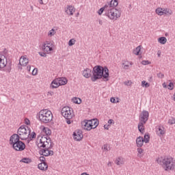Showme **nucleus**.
Wrapping results in <instances>:
<instances>
[{"mask_svg":"<svg viewBox=\"0 0 175 175\" xmlns=\"http://www.w3.org/2000/svg\"><path fill=\"white\" fill-rule=\"evenodd\" d=\"M157 163L162 165V167L165 172H170L175 169V160L170 156H165L157 159Z\"/></svg>","mask_w":175,"mask_h":175,"instance_id":"f257e3e1","label":"nucleus"},{"mask_svg":"<svg viewBox=\"0 0 175 175\" xmlns=\"http://www.w3.org/2000/svg\"><path fill=\"white\" fill-rule=\"evenodd\" d=\"M109 79V69L101 66H96L93 68V77L91 78L92 81L99 80V79Z\"/></svg>","mask_w":175,"mask_h":175,"instance_id":"f03ea898","label":"nucleus"},{"mask_svg":"<svg viewBox=\"0 0 175 175\" xmlns=\"http://www.w3.org/2000/svg\"><path fill=\"white\" fill-rule=\"evenodd\" d=\"M40 49L43 52H39L38 54L40 57H46L55 51V44L51 41H45L40 46Z\"/></svg>","mask_w":175,"mask_h":175,"instance_id":"7ed1b4c3","label":"nucleus"},{"mask_svg":"<svg viewBox=\"0 0 175 175\" xmlns=\"http://www.w3.org/2000/svg\"><path fill=\"white\" fill-rule=\"evenodd\" d=\"M38 120L42 124H50L53 121L54 116L53 112L49 109H42L39 111Z\"/></svg>","mask_w":175,"mask_h":175,"instance_id":"20e7f679","label":"nucleus"},{"mask_svg":"<svg viewBox=\"0 0 175 175\" xmlns=\"http://www.w3.org/2000/svg\"><path fill=\"white\" fill-rule=\"evenodd\" d=\"M36 144L39 148H51V139L40 135L37 137Z\"/></svg>","mask_w":175,"mask_h":175,"instance_id":"39448f33","label":"nucleus"},{"mask_svg":"<svg viewBox=\"0 0 175 175\" xmlns=\"http://www.w3.org/2000/svg\"><path fill=\"white\" fill-rule=\"evenodd\" d=\"M81 125L85 131H91V129H95L99 125V121L96 119L85 120L81 122Z\"/></svg>","mask_w":175,"mask_h":175,"instance_id":"423d86ee","label":"nucleus"},{"mask_svg":"<svg viewBox=\"0 0 175 175\" xmlns=\"http://www.w3.org/2000/svg\"><path fill=\"white\" fill-rule=\"evenodd\" d=\"M31 135V129L27 126H21L18 129V136L21 140H27Z\"/></svg>","mask_w":175,"mask_h":175,"instance_id":"0eeeda50","label":"nucleus"},{"mask_svg":"<svg viewBox=\"0 0 175 175\" xmlns=\"http://www.w3.org/2000/svg\"><path fill=\"white\" fill-rule=\"evenodd\" d=\"M106 16L111 21H117L121 17V12L117 8H109L106 12Z\"/></svg>","mask_w":175,"mask_h":175,"instance_id":"6e6552de","label":"nucleus"},{"mask_svg":"<svg viewBox=\"0 0 175 175\" xmlns=\"http://www.w3.org/2000/svg\"><path fill=\"white\" fill-rule=\"evenodd\" d=\"M62 116L64 117L66 120H72L75 117V113H73V109L68 106L64 107L62 109Z\"/></svg>","mask_w":175,"mask_h":175,"instance_id":"1a4fd4ad","label":"nucleus"},{"mask_svg":"<svg viewBox=\"0 0 175 175\" xmlns=\"http://www.w3.org/2000/svg\"><path fill=\"white\" fill-rule=\"evenodd\" d=\"M155 13L158 16H166L167 14H173V12L169 8H162L161 7L157 8L155 10Z\"/></svg>","mask_w":175,"mask_h":175,"instance_id":"9d476101","label":"nucleus"},{"mask_svg":"<svg viewBox=\"0 0 175 175\" xmlns=\"http://www.w3.org/2000/svg\"><path fill=\"white\" fill-rule=\"evenodd\" d=\"M8 65V58L2 53H0V70L5 69Z\"/></svg>","mask_w":175,"mask_h":175,"instance_id":"9b49d317","label":"nucleus"},{"mask_svg":"<svg viewBox=\"0 0 175 175\" xmlns=\"http://www.w3.org/2000/svg\"><path fill=\"white\" fill-rule=\"evenodd\" d=\"M72 137L75 142H81V140H83V131L81 130H76L73 134Z\"/></svg>","mask_w":175,"mask_h":175,"instance_id":"f8f14e48","label":"nucleus"},{"mask_svg":"<svg viewBox=\"0 0 175 175\" xmlns=\"http://www.w3.org/2000/svg\"><path fill=\"white\" fill-rule=\"evenodd\" d=\"M12 147L16 151H23V150H25V144L21 141H19L12 145Z\"/></svg>","mask_w":175,"mask_h":175,"instance_id":"ddd939ff","label":"nucleus"},{"mask_svg":"<svg viewBox=\"0 0 175 175\" xmlns=\"http://www.w3.org/2000/svg\"><path fill=\"white\" fill-rule=\"evenodd\" d=\"M149 113L147 111H143L139 115V122L146 124L148 121Z\"/></svg>","mask_w":175,"mask_h":175,"instance_id":"4468645a","label":"nucleus"},{"mask_svg":"<svg viewBox=\"0 0 175 175\" xmlns=\"http://www.w3.org/2000/svg\"><path fill=\"white\" fill-rule=\"evenodd\" d=\"M64 12L68 16H73L76 12V8L73 5H67L64 8Z\"/></svg>","mask_w":175,"mask_h":175,"instance_id":"2eb2a0df","label":"nucleus"},{"mask_svg":"<svg viewBox=\"0 0 175 175\" xmlns=\"http://www.w3.org/2000/svg\"><path fill=\"white\" fill-rule=\"evenodd\" d=\"M50 148H45L44 149H42L40 150V155H43V157H50V155H53L54 152L49 149Z\"/></svg>","mask_w":175,"mask_h":175,"instance_id":"dca6fc26","label":"nucleus"},{"mask_svg":"<svg viewBox=\"0 0 175 175\" xmlns=\"http://www.w3.org/2000/svg\"><path fill=\"white\" fill-rule=\"evenodd\" d=\"M18 142H20L18 134H14L10 138V144H11V146H14V144L18 143Z\"/></svg>","mask_w":175,"mask_h":175,"instance_id":"f3484780","label":"nucleus"},{"mask_svg":"<svg viewBox=\"0 0 175 175\" xmlns=\"http://www.w3.org/2000/svg\"><path fill=\"white\" fill-rule=\"evenodd\" d=\"M82 76L85 79H90L92 76V70L90 68H86L82 71Z\"/></svg>","mask_w":175,"mask_h":175,"instance_id":"a211bd4d","label":"nucleus"},{"mask_svg":"<svg viewBox=\"0 0 175 175\" xmlns=\"http://www.w3.org/2000/svg\"><path fill=\"white\" fill-rule=\"evenodd\" d=\"M29 62L27 55L21 56L19 59V64L21 66H27Z\"/></svg>","mask_w":175,"mask_h":175,"instance_id":"6ab92c4d","label":"nucleus"},{"mask_svg":"<svg viewBox=\"0 0 175 175\" xmlns=\"http://www.w3.org/2000/svg\"><path fill=\"white\" fill-rule=\"evenodd\" d=\"M156 132H157V135H158V136H163V135H165L166 133V131L165 130V127L162 126H159L157 127L156 129Z\"/></svg>","mask_w":175,"mask_h":175,"instance_id":"aec40b11","label":"nucleus"},{"mask_svg":"<svg viewBox=\"0 0 175 175\" xmlns=\"http://www.w3.org/2000/svg\"><path fill=\"white\" fill-rule=\"evenodd\" d=\"M40 129L44 135H46V136L51 135V129H50V128L44 126H41Z\"/></svg>","mask_w":175,"mask_h":175,"instance_id":"412c9836","label":"nucleus"},{"mask_svg":"<svg viewBox=\"0 0 175 175\" xmlns=\"http://www.w3.org/2000/svg\"><path fill=\"white\" fill-rule=\"evenodd\" d=\"M143 144H144V138L143 137H138L136 139V145L137 147H143Z\"/></svg>","mask_w":175,"mask_h":175,"instance_id":"4be33fe9","label":"nucleus"},{"mask_svg":"<svg viewBox=\"0 0 175 175\" xmlns=\"http://www.w3.org/2000/svg\"><path fill=\"white\" fill-rule=\"evenodd\" d=\"M142 49H143V46L142 45H139L133 51V54L135 55H142Z\"/></svg>","mask_w":175,"mask_h":175,"instance_id":"5701e85b","label":"nucleus"},{"mask_svg":"<svg viewBox=\"0 0 175 175\" xmlns=\"http://www.w3.org/2000/svg\"><path fill=\"white\" fill-rule=\"evenodd\" d=\"M38 169H40V170L46 172V170H47V169L49 168V165H47V163H46V162H42L38 164Z\"/></svg>","mask_w":175,"mask_h":175,"instance_id":"b1692460","label":"nucleus"},{"mask_svg":"<svg viewBox=\"0 0 175 175\" xmlns=\"http://www.w3.org/2000/svg\"><path fill=\"white\" fill-rule=\"evenodd\" d=\"M58 87H61L59 85V82L58 81V78L55 79L53 80V81L51 83V88H58Z\"/></svg>","mask_w":175,"mask_h":175,"instance_id":"393cba45","label":"nucleus"},{"mask_svg":"<svg viewBox=\"0 0 175 175\" xmlns=\"http://www.w3.org/2000/svg\"><path fill=\"white\" fill-rule=\"evenodd\" d=\"M125 161L124 160V158L122 157H117L115 159V163L118 166H121V165H124Z\"/></svg>","mask_w":175,"mask_h":175,"instance_id":"a878e982","label":"nucleus"},{"mask_svg":"<svg viewBox=\"0 0 175 175\" xmlns=\"http://www.w3.org/2000/svg\"><path fill=\"white\" fill-rule=\"evenodd\" d=\"M101 150L104 154H106L107 152H109L110 150H111V148L110 147V144H105L101 147Z\"/></svg>","mask_w":175,"mask_h":175,"instance_id":"bb28decb","label":"nucleus"},{"mask_svg":"<svg viewBox=\"0 0 175 175\" xmlns=\"http://www.w3.org/2000/svg\"><path fill=\"white\" fill-rule=\"evenodd\" d=\"M59 85H66L68 84V79L65 77L57 78Z\"/></svg>","mask_w":175,"mask_h":175,"instance_id":"cd10ccee","label":"nucleus"},{"mask_svg":"<svg viewBox=\"0 0 175 175\" xmlns=\"http://www.w3.org/2000/svg\"><path fill=\"white\" fill-rule=\"evenodd\" d=\"M118 6V1L111 0L109 3V9H116Z\"/></svg>","mask_w":175,"mask_h":175,"instance_id":"c85d7f7f","label":"nucleus"},{"mask_svg":"<svg viewBox=\"0 0 175 175\" xmlns=\"http://www.w3.org/2000/svg\"><path fill=\"white\" fill-rule=\"evenodd\" d=\"M144 125H146V123L143 122H139L138 124V130L141 133H144Z\"/></svg>","mask_w":175,"mask_h":175,"instance_id":"c756f323","label":"nucleus"},{"mask_svg":"<svg viewBox=\"0 0 175 175\" xmlns=\"http://www.w3.org/2000/svg\"><path fill=\"white\" fill-rule=\"evenodd\" d=\"M71 101L72 102V103H75V105H81L82 102L81 98L79 97H73L71 99Z\"/></svg>","mask_w":175,"mask_h":175,"instance_id":"7c9ffc66","label":"nucleus"},{"mask_svg":"<svg viewBox=\"0 0 175 175\" xmlns=\"http://www.w3.org/2000/svg\"><path fill=\"white\" fill-rule=\"evenodd\" d=\"M157 42L160 43V44H166V42H167V38L165 37H160L157 39Z\"/></svg>","mask_w":175,"mask_h":175,"instance_id":"2f4dec72","label":"nucleus"},{"mask_svg":"<svg viewBox=\"0 0 175 175\" xmlns=\"http://www.w3.org/2000/svg\"><path fill=\"white\" fill-rule=\"evenodd\" d=\"M129 65H131L132 66V65H133V62H125L124 63H122V66H123V69H129Z\"/></svg>","mask_w":175,"mask_h":175,"instance_id":"473e14b6","label":"nucleus"},{"mask_svg":"<svg viewBox=\"0 0 175 175\" xmlns=\"http://www.w3.org/2000/svg\"><path fill=\"white\" fill-rule=\"evenodd\" d=\"M57 33V31H55V29H51V30L49 31L47 36L49 38H52V36H54Z\"/></svg>","mask_w":175,"mask_h":175,"instance_id":"72a5a7b5","label":"nucleus"},{"mask_svg":"<svg viewBox=\"0 0 175 175\" xmlns=\"http://www.w3.org/2000/svg\"><path fill=\"white\" fill-rule=\"evenodd\" d=\"M137 151L138 152L137 157H139V158H142V157H143V152H144V150H143L142 148H139L137 149Z\"/></svg>","mask_w":175,"mask_h":175,"instance_id":"f704fd0d","label":"nucleus"},{"mask_svg":"<svg viewBox=\"0 0 175 175\" xmlns=\"http://www.w3.org/2000/svg\"><path fill=\"white\" fill-rule=\"evenodd\" d=\"M150 83L146 81H142V87H143V88H148V87H150Z\"/></svg>","mask_w":175,"mask_h":175,"instance_id":"c9c22d12","label":"nucleus"},{"mask_svg":"<svg viewBox=\"0 0 175 175\" xmlns=\"http://www.w3.org/2000/svg\"><path fill=\"white\" fill-rule=\"evenodd\" d=\"M167 124L169 125H174V124H175V118H173V117L169 118Z\"/></svg>","mask_w":175,"mask_h":175,"instance_id":"e433bc0d","label":"nucleus"},{"mask_svg":"<svg viewBox=\"0 0 175 175\" xmlns=\"http://www.w3.org/2000/svg\"><path fill=\"white\" fill-rule=\"evenodd\" d=\"M110 102L111 103H120V98H114V97H111L110 98Z\"/></svg>","mask_w":175,"mask_h":175,"instance_id":"4c0bfd02","label":"nucleus"},{"mask_svg":"<svg viewBox=\"0 0 175 175\" xmlns=\"http://www.w3.org/2000/svg\"><path fill=\"white\" fill-rule=\"evenodd\" d=\"M167 88L170 90V91H173V90H174V83H173V82H170Z\"/></svg>","mask_w":175,"mask_h":175,"instance_id":"58836bf2","label":"nucleus"},{"mask_svg":"<svg viewBox=\"0 0 175 175\" xmlns=\"http://www.w3.org/2000/svg\"><path fill=\"white\" fill-rule=\"evenodd\" d=\"M144 142L150 143V135H148V134L144 135Z\"/></svg>","mask_w":175,"mask_h":175,"instance_id":"ea45409f","label":"nucleus"},{"mask_svg":"<svg viewBox=\"0 0 175 175\" xmlns=\"http://www.w3.org/2000/svg\"><path fill=\"white\" fill-rule=\"evenodd\" d=\"M107 8V5H105L104 7L101 8L98 11V14L100 16L103 12H105V9Z\"/></svg>","mask_w":175,"mask_h":175,"instance_id":"a19ab883","label":"nucleus"},{"mask_svg":"<svg viewBox=\"0 0 175 175\" xmlns=\"http://www.w3.org/2000/svg\"><path fill=\"white\" fill-rule=\"evenodd\" d=\"M38 72H39V70L37 68H33L31 72L32 76H37Z\"/></svg>","mask_w":175,"mask_h":175,"instance_id":"79ce46f5","label":"nucleus"},{"mask_svg":"<svg viewBox=\"0 0 175 175\" xmlns=\"http://www.w3.org/2000/svg\"><path fill=\"white\" fill-rule=\"evenodd\" d=\"M76 43L75 38L70 39L68 42V46H73Z\"/></svg>","mask_w":175,"mask_h":175,"instance_id":"37998d69","label":"nucleus"},{"mask_svg":"<svg viewBox=\"0 0 175 175\" xmlns=\"http://www.w3.org/2000/svg\"><path fill=\"white\" fill-rule=\"evenodd\" d=\"M21 162H23V163H31V159H23L21 160Z\"/></svg>","mask_w":175,"mask_h":175,"instance_id":"c03bdc74","label":"nucleus"},{"mask_svg":"<svg viewBox=\"0 0 175 175\" xmlns=\"http://www.w3.org/2000/svg\"><path fill=\"white\" fill-rule=\"evenodd\" d=\"M47 96L49 98H51V96H54V92L53 91H49L47 92Z\"/></svg>","mask_w":175,"mask_h":175,"instance_id":"a18cd8bd","label":"nucleus"},{"mask_svg":"<svg viewBox=\"0 0 175 175\" xmlns=\"http://www.w3.org/2000/svg\"><path fill=\"white\" fill-rule=\"evenodd\" d=\"M151 64L148 60H143L142 62V65H150Z\"/></svg>","mask_w":175,"mask_h":175,"instance_id":"49530a36","label":"nucleus"},{"mask_svg":"<svg viewBox=\"0 0 175 175\" xmlns=\"http://www.w3.org/2000/svg\"><path fill=\"white\" fill-rule=\"evenodd\" d=\"M112 124H114V120H108V125H109V126H111Z\"/></svg>","mask_w":175,"mask_h":175,"instance_id":"de8ad7c7","label":"nucleus"},{"mask_svg":"<svg viewBox=\"0 0 175 175\" xmlns=\"http://www.w3.org/2000/svg\"><path fill=\"white\" fill-rule=\"evenodd\" d=\"M157 77H159V79H163L165 77V75L162 72H159L157 74Z\"/></svg>","mask_w":175,"mask_h":175,"instance_id":"09e8293b","label":"nucleus"},{"mask_svg":"<svg viewBox=\"0 0 175 175\" xmlns=\"http://www.w3.org/2000/svg\"><path fill=\"white\" fill-rule=\"evenodd\" d=\"M125 85H132V81H126L124 83Z\"/></svg>","mask_w":175,"mask_h":175,"instance_id":"8fccbe9b","label":"nucleus"},{"mask_svg":"<svg viewBox=\"0 0 175 175\" xmlns=\"http://www.w3.org/2000/svg\"><path fill=\"white\" fill-rule=\"evenodd\" d=\"M40 161L42 163L45 162L46 158H44V157H43V156H41V157H40Z\"/></svg>","mask_w":175,"mask_h":175,"instance_id":"3c124183","label":"nucleus"},{"mask_svg":"<svg viewBox=\"0 0 175 175\" xmlns=\"http://www.w3.org/2000/svg\"><path fill=\"white\" fill-rule=\"evenodd\" d=\"M36 133H32L31 135H30V139H34V137H36Z\"/></svg>","mask_w":175,"mask_h":175,"instance_id":"603ef678","label":"nucleus"},{"mask_svg":"<svg viewBox=\"0 0 175 175\" xmlns=\"http://www.w3.org/2000/svg\"><path fill=\"white\" fill-rule=\"evenodd\" d=\"M25 124H26V125H29L31 124V122L26 118L25 119Z\"/></svg>","mask_w":175,"mask_h":175,"instance_id":"864d4df0","label":"nucleus"},{"mask_svg":"<svg viewBox=\"0 0 175 175\" xmlns=\"http://www.w3.org/2000/svg\"><path fill=\"white\" fill-rule=\"evenodd\" d=\"M104 128L108 131L110 129V124H105Z\"/></svg>","mask_w":175,"mask_h":175,"instance_id":"5fc2aeb1","label":"nucleus"},{"mask_svg":"<svg viewBox=\"0 0 175 175\" xmlns=\"http://www.w3.org/2000/svg\"><path fill=\"white\" fill-rule=\"evenodd\" d=\"M163 88H167V85H166V83L164 82L163 84H162Z\"/></svg>","mask_w":175,"mask_h":175,"instance_id":"6e6d98bb","label":"nucleus"},{"mask_svg":"<svg viewBox=\"0 0 175 175\" xmlns=\"http://www.w3.org/2000/svg\"><path fill=\"white\" fill-rule=\"evenodd\" d=\"M161 54H162V53L161 52V51H157V55H158V57H161Z\"/></svg>","mask_w":175,"mask_h":175,"instance_id":"4d7b16f0","label":"nucleus"},{"mask_svg":"<svg viewBox=\"0 0 175 175\" xmlns=\"http://www.w3.org/2000/svg\"><path fill=\"white\" fill-rule=\"evenodd\" d=\"M27 69L28 72H31V66H28L27 67Z\"/></svg>","mask_w":175,"mask_h":175,"instance_id":"13d9d810","label":"nucleus"},{"mask_svg":"<svg viewBox=\"0 0 175 175\" xmlns=\"http://www.w3.org/2000/svg\"><path fill=\"white\" fill-rule=\"evenodd\" d=\"M81 175H90V174H88L87 172H83Z\"/></svg>","mask_w":175,"mask_h":175,"instance_id":"bf43d9fd","label":"nucleus"},{"mask_svg":"<svg viewBox=\"0 0 175 175\" xmlns=\"http://www.w3.org/2000/svg\"><path fill=\"white\" fill-rule=\"evenodd\" d=\"M67 124H71L70 120H67Z\"/></svg>","mask_w":175,"mask_h":175,"instance_id":"052dcab7","label":"nucleus"},{"mask_svg":"<svg viewBox=\"0 0 175 175\" xmlns=\"http://www.w3.org/2000/svg\"><path fill=\"white\" fill-rule=\"evenodd\" d=\"M99 24H100V25H102V21H99Z\"/></svg>","mask_w":175,"mask_h":175,"instance_id":"680f3d73","label":"nucleus"},{"mask_svg":"<svg viewBox=\"0 0 175 175\" xmlns=\"http://www.w3.org/2000/svg\"><path fill=\"white\" fill-rule=\"evenodd\" d=\"M109 165H111V163L109 162V163H108V166H109Z\"/></svg>","mask_w":175,"mask_h":175,"instance_id":"e2e57ef3","label":"nucleus"},{"mask_svg":"<svg viewBox=\"0 0 175 175\" xmlns=\"http://www.w3.org/2000/svg\"><path fill=\"white\" fill-rule=\"evenodd\" d=\"M40 3H43V1H42V0H41V2H40Z\"/></svg>","mask_w":175,"mask_h":175,"instance_id":"0e129e2a","label":"nucleus"}]
</instances>
